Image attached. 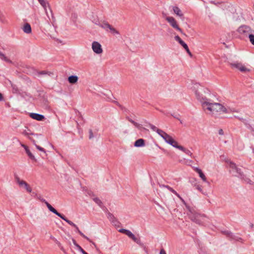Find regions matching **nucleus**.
<instances>
[{
	"label": "nucleus",
	"instance_id": "1",
	"mask_svg": "<svg viewBox=\"0 0 254 254\" xmlns=\"http://www.w3.org/2000/svg\"><path fill=\"white\" fill-rule=\"evenodd\" d=\"M193 90L197 99L201 102L202 109L211 116L221 115L228 112L226 107L219 103L211 102L210 100L203 96L200 93L202 88L198 84L193 86Z\"/></svg>",
	"mask_w": 254,
	"mask_h": 254
},
{
	"label": "nucleus",
	"instance_id": "2",
	"mask_svg": "<svg viewBox=\"0 0 254 254\" xmlns=\"http://www.w3.org/2000/svg\"><path fill=\"white\" fill-rule=\"evenodd\" d=\"M228 167L229 168V172L234 176L240 178L247 184H253V181L250 179L247 178L246 175L242 172L241 169L238 167L235 163L230 160H226Z\"/></svg>",
	"mask_w": 254,
	"mask_h": 254
},
{
	"label": "nucleus",
	"instance_id": "3",
	"mask_svg": "<svg viewBox=\"0 0 254 254\" xmlns=\"http://www.w3.org/2000/svg\"><path fill=\"white\" fill-rule=\"evenodd\" d=\"M186 207L190 212L189 214V217L191 221L195 222V223L200 225L202 223V220L205 218L204 215H201L199 213H196L194 211L191 209L190 206H188L187 204L185 205Z\"/></svg>",
	"mask_w": 254,
	"mask_h": 254
},
{
	"label": "nucleus",
	"instance_id": "4",
	"mask_svg": "<svg viewBox=\"0 0 254 254\" xmlns=\"http://www.w3.org/2000/svg\"><path fill=\"white\" fill-rule=\"evenodd\" d=\"M160 132H161V133L159 135H160L167 143L170 144L175 148L177 147L178 144V142L175 140L170 135L167 134L163 130L160 131Z\"/></svg>",
	"mask_w": 254,
	"mask_h": 254
},
{
	"label": "nucleus",
	"instance_id": "5",
	"mask_svg": "<svg viewBox=\"0 0 254 254\" xmlns=\"http://www.w3.org/2000/svg\"><path fill=\"white\" fill-rule=\"evenodd\" d=\"M238 31L240 34L246 37H248L250 34L254 33V30L250 26L245 25L239 27Z\"/></svg>",
	"mask_w": 254,
	"mask_h": 254
},
{
	"label": "nucleus",
	"instance_id": "6",
	"mask_svg": "<svg viewBox=\"0 0 254 254\" xmlns=\"http://www.w3.org/2000/svg\"><path fill=\"white\" fill-rule=\"evenodd\" d=\"M230 65L232 68H236L242 72H249L250 69L247 68L242 63L239 62H234L229 63Z\"/></svg>",
	"mask_w": 254,
	"mask_h": 254
},
{
	"label": "nucleus",
	"instance_id": "7",
	"mask_svg": "<svg viewBox=\"0 0 254 254\" xmlns=\"http://www.w3.org/2000/svg\"><path fill=\"white\" fill-rule=\"evenodd\" d=\"M166 20L173 28L179 31L181 33L184 34L182 30L179 27L176 20L173 17L168 16L166 18Z\"/></svg>",
	"mask_w": 254,
	"mask_h": 254
},
{
	"label": "nucleus",
	"instance_id": "8",
	"mask_svg": "<svg viewBox=\"0 0 254 254\" xmlns=\"http://www.w3.org/2000/svg\"><path fill=\"white\" fill-rule=\"evenodd\" d=\"M100 26L106 31L109 30L110 32L113 34H120L119 32L114 28L111 25L107 22H104L100 25Z\"/></svg>",
	"mask_w": 254,
	"mask_h": 254
},
{
	"label": "nucleus",
	"instance_id": "9",
	"mask_svg": "<svg viewBox=\"0 0 254 254\" xmlns=\"http://www.w3.org/2000/svg\"><path fill=\"white\" fill-rule=\"evenodd\" d=\"M92 49L96 54H101L103 53L101 45L98 42L94 41L92 43Z\"/></svg>",
	"mask_w": 254,
	"mask_h": 254
},
{
	"label": "nucleus",
	"instance_id": "10",
	"mask_svg": "<svg viewBox=\"0 0 254 254\" xmlns=\"http://www.w3.org/2000/svg\"><path fill=\"white\" fill-rule=\"evenodd\" d=\"M17 182L19 186H24L28 192H31L32 191V189L26 182L23 180H20L19 178L17 179Z\"/></svg>",
	"mask_w": 254,
	"mask_h": 254
},
{
	"label": "nucleus",
	"instance_id": "11",
	"mask_svg": "<svg viewBox=\"0 0 254 254\" xmlns=\"http://www.w3.org/2000/svg\"><path fill=\"white\" fill-rule=\"evenodd\" d=\"M30 117L31 118H32L34 120H36L37 121H43L45 119L44 116L41 115V114H39L37 113H30Z\"/></svg>",
	"mask_w": 254,
	"mask_h": 254
},
{
	"label": "nucleus",
	"instance_id": "12",
	"mask_svg": "<svg viewBox=\"0 0 254 254\" xmlns=\"http://www.w3.org/2000/svg\"><path fill=\"white\" fill-rule=\"evenodd\" d=\"M21 146H22L25 149L26 153L27 154L28 156L31 159L35 161H37L35 156L32 154V153L30 152V151L29 150V149H28V147L26 145L23 144H21Z\"/></svg>",
	"mask_w": 254,
	"mask_h": 254
},
{
	"label": "nucleus",
	"instance_id": "13",
	"mask_svg": "<svg viewBox=\"0 0 254 254\" xmlns=\"http://www.w3.org/2000/svg\"><path fill=\"white\" fill-rule=\"evenodd\" d=\"M173 10L174 12L180 18H184V14L180 9V8L177 6H175L173 7Z\"/></svg>",
	"mask_w": 254,
	"mask_h": 254
},
{
	"label": "nucleus",
	"instance_id": "14",
	"mask_svg": "<svg viewBox=\"0 0 254 254\" xmlns=\"http://www.w3.org/2000/svg\"><path fill=\"white\" fill-rule=\"evenodd\" d=\"M126 119L132 124H133L136 127H137L139 130L146 129L144 127H143L141 125L135 122L131 119L129 118L128 117H126Z\"/></svg>",
	"mask_w": 254,
	"mask_h": 254
},
{
	"label": "nucleus",
	"instance_id": "15",
	"mask_svg": "<svg viewBox=\"0 0 254 254\" xmlns=\"http://www.w3.org/2000/svg\"><path fill=\"white\" fill-rule=\"evenodd\" d=\"M176 148L179 149L180 150H182L184 153H185L187 155H188L190 157H191V156L192 155V153L190 152V150L184 147L183 146H182L181 145L178 144V145L177 146V147Z\"/></svg>",
	"mask_w": 254,
	"mask_h": 254
},
{
	"label": "nucleus",
	"instance_id": "16",
	"mask_svg": "<svg viewBox=\"0 0 254 254\" xmlns=\"http://www.w3.org/2000/svg\"><path fill=\"white\" fill-rule=\"evenodd\" d=\"M22 30L23 32L26 34H30L32 32L31 26L28 23H26L24 24Z\"/></svg>",
	"mask_w": 254,
	"mask_h": 254
},
{
	"label": "nucleus",
	"instance_id": "17",
	"mask_svg": "<svg viewBox=\"0 0 254 254\" xmlns=\"http://www.w3.org/2000/svg\"><path fill=\"white\" fill-rule=\"evenodd\" d=\"M126 235L137 244L140 243V241L129 230H127Z\"/></svg>",
	"mask_w": 254,
	"mask_h": 254
},
{
	"label": "nucleus",
	"instance_id": "18",
	"mask_svg": "<svg viewBox=\"0 0 254 254\" xmlns=\"http://www.w3.org/2000/svg\"><path fill=\"white\" fill-rule=\"evenodd\" d=\"M164 187L167 188L170 191L172 192L173 193H174L176 196H177L180 200L182 201V202L185 204L186 205V203L185 201V200L181 197V196L172 188L168 186H164Z\"/></svg>",
	"mask_w": 254,
	"mask_h": 254
},
{
	"label": "nucleus",
	"instance_id": "19",
	"mask_svg": "<svg viewBox=\"0 0 254 254\" xmlns=\"http://www.w3.org/2000/svg\"><path fill=\"white\" fill-rule=\"evenodd\" d=\"M194 170L199 174V177L201 178V179L202 180L203 182H207L205 176L200 169H199L198 168H195Z\"/></svg>",
	"mask_w": 254,
	"mask_h": 254
},
{
	"label": "nucleus",
	"instance_id": "20",
	"mask_svg": "<svg viewBox=\"0 0 254 254\" xmlns=\"http://www.w3.org/2000/svg\"><path fill=\"white\" fill-rule=\"evenodd\" d=\"M76 231L78 232L82 237L86 239L87 241H88L89 242L92 243L93 245H94L95 246H96L95 244L89 238H88L87 236H86L83 233H82L79 229L78 227L76 225V227H74Z\"/></svg>",
	"mask_w": 254,
	"mask_h": 254
},
{
	"label": "nucleus",
	"instance_id": "21",
	"mask_svg": "<svg viewBox=\"0 0 254 254\" xmlns=\"http://www.w3.org/2000/svg\"><path fill=\"white\" fill-rule=\"evenodd\" d=\"M134 145L137 147L144 146L145 145L144 140L142 138L137 139L134 142Z\"/></svg>",
	"mask_w": 254,
	"mask_h": 254
},
{
	"label": "nucleus",
	"instance_id": "22",
	"mask_svg": "<svg viewBox=\"0 0 254 254\" xmlns=\"http://www.w3.org/2000/svg\"><path fill=\"white\" fill-rule=\"evenodd\" d=\"M78 78L76 75H71L68 77V81L71 84H75L78 81Z\"/></svg>",
	"mask_w": 254,
	"mask_h": 254
},
{
	"label": "nucleus",
	"instance_id": "23",
	"mask_svg": "<svg viewBox=\"0 0 254 254\" xmlns=\"http://www.w3.org/2000/svg\"><path fill=\"white\" fill-rule=\"evenodd\" d=\"M175 40L178 42L181 45H182L183 48H186L188 47V45L180 38V37L179 36H176L174 37Z\"/></svg>",
	"mask_w": 254,
	"mask_h": 254
},
{
	"label": "nucleus",
	"instance_id": "24",
	"mask_svg": "<svg viewBox=\"0 0 254 254\" xmlns=\"http://www.w3.org/2000/svg\"><path fill=\"white\" fill-rule=\"evenodd\" d=\"M72 242L74 246L82 254H88L78 244L76 243V241L74 239L72 240Z\"/></svg>",
	"mask_w": 254,
	"mask_h": 254
},
{
	"label": "nucleus",
	"instance_id": "25",
	"mask_svg": "<svg viewBox=\"0 0 254 254\" xmlns=\"http://www.w3.org/2000/svg\"><path fill=\"white\" fill-rule=\"evenodd\" d=\"M39 3L42 5L45 9V12L47 14V7L49 6V4L45 0H38Z\"/></svg>",
	"mask_w": 254,
	"mask_h": 254
},
{
	"label": "nucleus",
	"instance_id": "26",
	"mask_svg": "<svg viewBox=\"0 0 254 254\" xmlns=\"http://www.w3.org/2000/svg\"><path fill=\"white\" fill-rule=\"evenodd\" d=\"M61 218H62L63 220H64L65 222H66L68 224H69L70 225L72 226L73 227H76V225L73 223L71 221L68 220L64 215L63 214L61 215V217H60Z\"/></svg>",
	"mask_w": 254,
	"mask_h": 254
},
{
	"label": "nucleus",
	"instance_id": "27",
	"mask_svg": "<svg viewBox=\"0 0 254 254\" xmlns=\"http://www.w3.org/2000/svg\"><path fill=\"white\" fill-rule=\"evenodd\" d=\"M0 58L2 60H3L6 62L10 63H11V61L7 57H6L3 53H2L1 52H0Z\"/></svg>",
	"mask_w": 254,
	"mask_h": 254
},
{
	"label": "nucleus",
	"instance_id": "28",
	"mask_svg": "<svg viewBox=\"0 0 254 254\" xmlns=\"http://www.w3.org/2000/svg\"><path fill=\"white\" fill-rule=\"evenodd\" d=\"M149 126L151 128V129H152L153 131H156L157 133L160 135V134L161 133V132H160V131H162V130L160 129H159L157 127H156L155 126L152 125V124H150L149 125Z\"/></svg>",
	"mask_w": 254,
	"mask_h": 254
},
{
	"label": "nucleus",
	"instance_id": "29",
	"mask_svg": "<svg viewBox=\"0 0 254 254\" xmlns=\"http://www.w3.org/2000/svg\"><path fill=\"white\" fill-rule=\"evenodd\" d=\"M51 212L58 216L59 217H61L62 214L58 212L52 205L48 208Z\"/></svg>",
	"mask_w": 254,
	"mask_h": 254
},
{
	"label": "nucleus",
	"instance_id": "30",
	"mask_svg": "<svg viewBox=\"0 0 254 254\" xmlns=\"http://www.w3.org/2000/svg\"><path fill=\"white\" fill-rule=\"evenodd\" d=\"M0 22L3 24L7 23V20L2 14H0Z\"/></svg>",
	"mask_w": 254,
	"mask_h": 254
},
{
	"label": "nucleus",
	"instance_id": "31",
	"mask_svg": "<svg viewBox=\"0 0 254 254\" xmlns=\"http://www.w3.org/2000/svg\"><path fill=\"white\" fill-rule=\"evenodd\" d=\"M226 109L227 110L228 112L223 113V114H229V113H234V112H237V111H236V110L235 108H231L230 107H228V108L226 107Z\"/></svg>",
	"mask_w": 254,
	"mask_h": 254
},
{
	"label": "nucleus",
	"instance_id": "32",
	"mask_svg": "<svg viewBox=\"0 0 254 254\" xmlns=\"http://www.w3.org/2000/svg\"><path fill=\"white\" fill-rule=\"evenodd\" d=\"M248 38L250 43L253 45H254V33H252L251 34H250Z\"/></svg>",
	"mask_w": 254,
	"mask_h": 254
},
{
	"label": "nucleus",
	"instance_id": "33",
	"mask_svg": "<svg viewBox=\"0 0 254 254\" xmlns=\"http://www.w3.org/2000/svg\"><path fill=\"white\" fill-rule=\"evenodd\" d=\"M93 200L99 205L100 206V207L102 206V201H101V200L97 198V197H95L93 198Z\"/></svg>",
	"mask_w": 254,
	"mask_h": 254
},
{
	"label": "nucleus",
	"instance_id": "34",
	"mask_svg": "<svg viewBox=\"0 0 254 254\" xmlns=\"http://www.w3.org/2000/svg\"><path fill=\"white\" fill-rule=\"evenodd\" d=\"M38 74L39 75L48 74L49 75H50L51 74H52V73H51V72H49V71H46V70H43V71L38 72Z\"/></svg>",
	"mask_w": 254,
	"mask_h": 254
},
{
	"label": "nucleus",
	"instance_id": "35",
	"mask_svg": "<svg viewBox=\"0 0 254 254\" xmlns=\"http://www.w3.org/2000/svg\"><path fill=\"white\" fill-rule=\"evenodd\" d=\"M195 188L196 190L201 192L203 194H205V192H203L202 189V186L199 185H195Z\"/></svg>",
	"mask_w": 254,
	"mask_h": 254
},
{
	"label": "nucleus",
	"instance_id": "36",
	"mask_svg": "<svg viewBox=\"0 0 254 254\" xmlns=\"http://www.w3.org/2000/svg\"><path fill=\"white\" fill-rule=\"evenodd\" d=\"M33 143L35 145V146H36V148H37L39 150H40V151H42V152H44V153H45V152H45V149H44L43 148H42V147H40V146L37 145H36V144H35V140H33Z\"/></svg>",
	"mask_w": 254,
	"mask_h": 254
},
{
	"label": "nucleus",
	"instance_id": "37",
	"mask_svg": "<svg viewBox=\"0 0 254 254\" xmlns=\"http://www.w3.org/2000/svg\"><path fill=\"white\" fill-rule=\"evenodd\" d=\"M22 134L25 136H28L30 134H33L32 133H31L29 132V130L28 129V130H24L23 132H22Z\"/></svg>",
	"mask_w": 254,
	"mask_h": 254
},
{
	"label": "nucleus",
	"instance_id": "38",
	"mask_svg": "<svg viewBox=\"0 0 254 254\" xmlns=\"http://www.w3.org/2000/svg\"><path fill=\"white\" fill-rule=\"evenodd\" d=\"M89 139H92L94 136L93 133L92 132V129H89Z\"/></svg>",
	"mask_w": 254,
	"mask_h": 254
},
{
	"label": "nucleus",
	"instance_id": "39",
	"mask_svg": "<svg viewBox=\"0 0 254 254\" xmlns=\"http://www.w3.org/2000/svg\"><path fill=\"white\" fill-rule=\"evenodd\" d=\"M185 49L186 50L187 53L189 55V56L191 57L192 55L191 54V53L190 51L188 46L186 48H185Z\"/></svg>",
	"mask_w": 254,
	"mask_h": 254
},
{
	"label": "nucleus",
	"instance_id": "40",
	"mask_svg": "<svg viewBox=\"0 0 254 254\" xmlns=\"http://www.w3.org/2000/svg\"><path fill=\"white\" fill-rule=\"evenodd\" d=\"M127 230H126V229H121L119 230V232H121V233H124L125 234H126V233H127Z\"/></svg>",
	"mask_w": 254,
	"mask_h": 254
},
{
	"label": "nucleus",
	"instance_id": "41",
	"mask_svg": "<svg viewBox=\"0 0 254 254\" xmlns=\"http://www.w3.org/2000/svg\"><path fill=\"white\" fill-rule=\"evenodd\" d=\"M44 201L45 202L46 205H47V207L49 208H50V207L51 206V205L47 201H45V200H44Z\"/></svg>",
	"mask_w": 254,
	"mask_h": 254
},
{
	"label": "nucleus",
	"instance_id": "42",
	"mask_svg": "<svg viewBox=\"0 0 254 254\" xmlns=\"http://www.w3.org/2000/svg\"><path fill=\"white\" fill-rule=\"evenodd\" d=\"M160 254H166V253L164 249H161L160 252Z\"/></svg>",
	"mask_w": 254,
	"mask_h": 254
},
{
	"label": "nucleus",
	"instance_id": "43",
	"mask_svg": "<svg viewBox=\"0 0 254 254\" xmlns=\"http://www.w3.org/2000/svg\"><path fill=\"white\" fill-rule=\"evenodd\" d=\"M219 133L220 135H223V130L222 129H220L219 130Z\"/></svg>",
	"mask_w": 254,
	"mask_h": 254
},
{
	"label": "nucleus",
	"instance_id": "44",
	"mask_svg": "<svg viewBox=\"0 0 254 254\" xmlns=\"http://www.w3.org/2000/svg\"><path fill=\"white\" fill-rule=\"evenodd\" d=\"M3 99V96L0 93V101H2Z\"/></svg>",
	"mask_w": 254,
	"mask_h": 254
},
{
	"label": "nucleus",
	"instance_id": "45",
	"mask_svg": "<svg viewBox=\"0 0 254 254\" xmlns=\"http://www.w3.org/2000/svg\"><path fill=\"white\" fill-rule=\"evenodd\" d=\"M253 153H254V148L253 149Z\"/></svg>",
	"mask_w": 254,
	"mask_h": 254
}]
</instances>
